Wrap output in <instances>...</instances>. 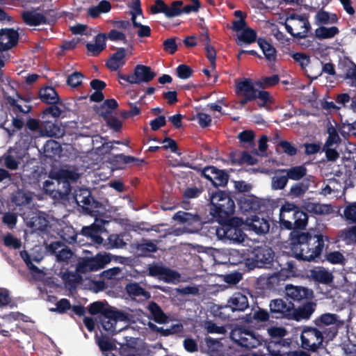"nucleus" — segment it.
Listing matches in <instances>:
<instances>
[{"instance_id": "48", "label": "nucleus", "mask_w": 356, "mask_h": 356, "mask_svg": "<svg viewBox=\"0 0 356 356\" xmlns=\"http://www.w3.org/2000/svg\"><path fill=\"white\" fill-rule=\"evenodd\" d=\"M286 267H281L280 270L274 274L277 276L281 281L286 282L287 279L291 277L293 273L294 264L292 261L286 262Z\"/></svg>"}, {"instance_id": "29", "label": "nucleus", "mask_w": 356, "mask_h": 356, "mask_svg": "<svg viewBox=\"0 0 356 356\" xmlns=\"http://www.w3.org/2000/svg\"><path fill=\"white\" fill-rule=\"evenodd\" d=\"M340 241H344L347 245L356 244V225L339 232L337 236L333 238V243H337Z\"/></svg>"}, {"instance_id": "43", "label": "nucleus", "mask_w": 356, "mask_h": 356, "mask_svg": "<svg viewBox=\"0 0 356 356\" xmlns=\"http://www.w3.org/2000/svg\"><path fill=\"white\" fill-rule=\"evenodd\" d=\"M339 33V30L337 26H321L315 30L316 37L321 40L332 38Z\"/></svg>"}, {"instance_id": "14", "label": "nucleus", "mask_w": 356, "mask_h": 356, "mask_svg": "<svg viewBox=\"0 0 356 356\" xmlns=\"http://www.w3.org/2000/svg\"><path fill=\"white\" fill-rule=\"evenodd\" d=\"M156 76L150 67L144 65H137L134 72L130 74L119 73L118 78L131 84H140V83H148L153 80Z\"/></svg>"}, {"instance_id": "3", "label": "nucleus", "mask_w": 356, "mask_h": 356, "mask_svg": "<svg viewBox=\"0 0 356 356\" xmlns=\"http://www.w3.org/2000/svg\"><path fill=\"white\" fill-rule=\"evenodd\" d=\"M235 92L236 96L241 98L239 104L241 106H244L248 102L258 99V106L259 108H266L274 102L273 96L268 91L257 89L253 81L249 78L236 81Z\"/></svg>"}, {"instance_id": "5", "label": "nucleus", "mask_w": 356, "mask_h": 356, "mask_svg": "<svg viewBox=\"0 0 356 356\" xmlns=\"http://www.w3.org/2000/svg\"><path fill=\"white\" fill-rule=\"evenodd\" d=\"M237 200L239 209L243 213H253L251 215V222L260 220L262 222H269L270 220L266 218V206L258 197L250 194H238Z\"/></svg>"}, {"instance_id": "17", "label": "nucleus", "mask_w": 356, "mask_h": 356, "mask_svg": "<svg viewBox=\"0 0 356 356\" xmlns=\"http://www.w3.org/2000/svg\"><path fill=\"white\" fill-rule=\"evenodd\" d=\"M47 251L52 255H55L56 261L68 264L74 255L72 250L61 241H54L47 247Z\"/></svg>"}, {"instance_id": "1", "label": "nucleus", "mask_w": 356, "mask_h": 356, "mask_svg": "<svg viewBox=\"0 0 356 356\" xmlns=\"http://www.w3.org/2000/svg\"><path fill=\"white\" fill-rule=\"evenodd\" d=\"M291 240L296 258L307 261L321 260L324 248L327 249L330 243V238L321 233L312 235L309 232H298Z\"/></svg>"}, {"instance_id": "37", "label": "nucleus", "mask_w": 356, "mask_h": 356, "mask_svg": "<svg viewBox=\"0 0 356 356\" xmlns=\"http://www.w3.org/2000/svg\"><path fill=\"white\" fill-rule=\"evenodd\" d=\"M102 318L110 319L114 323L118 321H125L128 319L127 314L122 311L113 309L112 307H105Z\"/></svg>"}, {"instance_id": "59", "label": "nucleus", "mask_w": 356, "mask_h": 356, "mask_svg": "<svg viewBox=\"0 0 356 356\" xmlns=\"http://www.w3.org/2000/svg\"><path fill=\"white\" fill-rule=\"evenodd\" d=\"M205 342L207 347V351L211 354H218L222 346L220 341L214 339L210 337H206Z\"/></svg>"}, {"instance_id": "45", "label": "nucleus", "mask_w": 356, "mask_h": 356, "mask_svg": "<svg viewBox=\"0 0 356 356\" xmlns=\"http://www.w3.org/2000/svg\"><path fill=\"white\" fill-rule=\"evenodd\" d=\"M113 163L119 165H125L134 163L136 165H140L143 163V160L139 159L133 156H127L124 154H118L113 157Z\"/></svg>"}, {"instance_id": "21", "label": "nucleus", "mask_w": 356, "mask_h": 356, "mask_svg": "<svg viewBox=\"0 0 356 356\" xmlns=\"http://www.w3.org/2000/svg\"><path fill=\"white\" fill-rule=\"evenodd\" d=\"M316 305L311 301L306 300L302 305L298 308L293 307L291 319L300 321L302 319H309L311 315L314 312Z\"/></svg>"}, {"instance_id": "42", "label": "nucleus", "mask_w": 356, "mask_h": 356, "mask_svg": "<svg viewBox=\"0 0 356 356\" xmlns=\"http://www.w3.org/2000/svg\"><path fill=\"white\" fill-rule=\"evenodd\" d=\"M327 133L328 136L324 145L325 147L339 145L341 143V139L339 136L338 131L331 123H329L327 125Z\"/></svg>"}, {"instance_id": "49", "label": "nucleus", "mask_w": 356, "mask_h": 356, "mask_svg": "<svg viewBox=\"0 0 356 356\" xmlns=\"http://www.w3.org/2000/svg\"><path fill=\"white\" fill-rule=\"evenodd\" d=\"M264 345L266 347L268 352L267 355L268 356H285V354L282 353L280 346L276 340L270 339L267 341L264 339Z\"/></svg>"}, {"instance_id": "32", "label": "nucleus", "mask_w": 356, "mask_h": 356, "mask_svg": "<svg viewBox=\"0 0 356 356\" xmlns=\"http://www.w3.org/2000/svg\"><path fill=\"white\" fill-rule=\"evenodd\" d=\"M147 309L151 314L152 319L156 323L162 324L168 322V316L156 302L151 301L147 306Z\"/></svg>"}, {"instance_id": "27", "label": "nucleus", "mask_w": 356, "mask_h": 356, "mask_svg": "<svg viewBox=\"0 0 356 356\" xmlns=\"http://www.w3.org/2000/svg\"><path fill=\"white\" fill-rule=\"evenodd\" d=\"M270 317V312H268L266 309L257 307V309L254 311L253 314H246L243 319L247 323H252L254 322L266 323L269 321Z\"/></svg>"}, {"instance_id": "25", "label": "nucleus", "mask_w": 356, "mask_h": 356, "mask_svg": "<svg viewBox=\"0 0 356 356\" xmlns=\"http://www.w3.org/2000/svg\"><path fill=\"white\" fill-rule=\"evenodd\" d=\"M310 277L316 282L323 284H331L334 280L332 273L323 267H318L310 270Z\"/></svg>"}, {"instance_id": "15", "label": "nucleus", "mask_w": 356, "mask_h": 356, "mask_svg": "<svg viewBox=\"0 0 356 356\" xmlns=\"http://www.w3.org/2000/svg\"><path fill=\"white\" fill-rule=\"evenodd\" d=\"M293 303L291 301L287 302L282 298H277L270 300L269 304L270 312L273 318L291 319V311Z\"/></svg>"}, {"instance_id": "28", "label": "nucleus", "mask_w": 356, "mask_h": 356, "mask_svg": "<svg viewBox=\"0 0 356 356\" xmlns=\"http://www.w3.org/2000/svg\"><path fill=\"white\" fill-rule=\"evenodd\" d=\"M205 224H196V227L194 229H190L188 227H184L186 231L189 233H196L200 232V234H205L208 237L212 238L213 236H216L218 238L222 240V234H221V226L220 227H210L207 232L205 229H207V227H204Z\"/></svg>"}, {"instance_id": "38", "label": "nucleus", "mask_w": 356, "mask_h": 356, "mask_svg": "<svg viewBox=\"0 0 356 356\" xmlns=\"http://www.w3.org/2000/svg\"><path fill=\"white\" fill-rule=\"evenodd\" d=\"M65 185L67 186V189L65 193H62L59 189H56L54 187V183L51 180H46L43 183V191L45 194L54 197L56 198L57 197H62L64 195L68 194L70 191V186L68 182L64 183Z\"/></svg>"}, {"instance_id": "8", "label": "nucleus", "mask_w": 356, "mask_h": 356, "mask_svg": "<svg viewBox=\"0 0 356 356\" xmlns=\"http://www.w3.org/2000/svg\"><path fill=\"white\" fill-rule=\"evenodd\" d=\"M275 252L273 249L261 245L254 247L246 258L245 264L250 269L254 268H268L274 261Z\"/></svg>"}, {"instance_id": "26", "label": "nucleus", "mask_w": 356, "mask_h": 356, "mask_svg": "<svg viewBox=\"0 0 356 356\" xmlns=\"http://www.w3.org/2000/svg\"><path fill=\"white\" fill-rule=\"evenodd\" d=\"M22 18L29 26H35L47 23V19L43 14L35 11H24L22 13Z\"/></svg>"}, {"instance_id": "2", "label": "nucleus", "mask_w": 356, "mask_h": 356, "mask_svg": "<svg viewBox=\"0 0 356 356\" xmlns=\"http://www.w3.org/2000/svg\"><path fill=\"white\" fill-rule=\"evenodd\" d=\"M235 203L230 195L222 191L218 190L211 195V208L209 213L212 216L210 220L213 222H248L249 218L243 220L242 218L234 217Z\"/></svg>"}, {"instance_id": "51", "label": "nucleus", "mask_w": 356, "mask_h": 356, "mask_svg": "<svg viewBox=\"0 0 356 356\" xmlns=\"http://www.w3.org/2000/svg\"><path fill=\"white\" fill-rule=\"evenodd\" d=\"M183 5L182 1H172L170 6H166L165 15L168 18L179 16L181 14V6Z\"/></svg>"}, {"instance_id": "33", "label": "nucleus", "mask_w": 356, "mask_h": 356, "mask_svg": "<svg viewBox=\"0 0 356 356\" xmlns=\"http://www.w3.org/2000/svg\"><path fill=\"white\" fill-rule=\"evenodd\" d=\"M257 41L266 60L269 62L275 63L277 59L275 48L264 38H259Z\"/></svg>"}, {"instance_id": "39", "label": "nucleus", "mask_w": 356, "mask_h": 356, "mask_svg": "<svg viewBox=\"0 0 356 356\" xmlns=\"http://www.w3.org/2000/svg\"><path fill=\"white\" fill-rule=\"evenodd\" d=\"M12 202L17 206H23L29 204L33 200L32 193L29 191H25L18 189L12 195Z\"/></svg>"}, {"instance_id": "53", "label": "nucleus", "mask_w": 356, "mask_h": 356, "mask_svg": "<svg viewBox=\"0 0 356 356\" xmlns=\"http://www.w3.org/2000/svg\"><path fill=\"white\" fill-rule=\"evenodd\" d=\"M238 40L246 44H252L257 40V32L250 28L246 27L238 38Z\"/></svg>"}, {"instance_id": "34", "label": "nucleus", "mask_w": 356, "mask_h": 356, "mask_svg": "<svg viewBox=\"0 0 356 356\" xmlns=\"http://www.w3.org/2000/svg\"><path fill=\"white\" fill-rule=\"evenodd\" d=\"M339 18L335 13H330L323 9L318 10L315 15V22L317 25H326L336 24Z\"/></svg>"}, {"instance_id": "50", "label": "nucleus", "mask_w": 356, "mask_h": 356, "mask_svg": "<svg viewBox=\"0 0 356 356\" xmlns=\"http://www.w3.org/2000/svg\"><path fill=\"white\" fill-rule=\"evenodd\" d=\"M288 181L286 174L275 173V175L272 177L271 188L273 190H282L286 187Z\"/></svg>"}, {"instance_id": "58", "label": "nucleus", "mask_w": 356, "mask_h": 356, "mask_svg": "<svg viewBox=\"0 0 356 356\" xmlns=\"http://www.w3.org/2000/svg\"><path fill=\"white\" fill-rule=\"evenodd\" d=\"M278 148H281L282 152L289 156H295L298 152L297 148L287 140L280 141L277 146V150Z\"/></svg>"}, {"instance_id": "6", "label": "nucleus", "mask_w": 356, "mask_h": 356, "mask_svg": "<svg viewBox=\"0 0 356 356\" xmlns=\"http://www.w3.org/2000/svg\"><path fill=\"white\" fill-rule=\"evenodd\" d=\"M75 200L77 204L83 203V209L86 213L95 218L93 222H111L107 220L108 218L106 213L105 206L92 196L90 191L88 190L81 191L76 194Z\"/></svg>"}, {"instance_id": "24", "label": "nucleus", "mask_w": 356, "mask_h": 356, "mask_svg": "<svg viewBox=\"0 0 356 356\" xmlns=\"http://www.w3.org/2000/svg\"><path fill=\"white\" fill-rule=\"evenodd\" d=\"M307 168L304 165H296L290 168L277 169L276 174H286L289 179L299 181L307 175Z\"/></svg>"}, {"instance_id": "13", "label": "nucleus", "mask_w": 356, "mask_h": 356, "mask_svg": "<svg viewBox=\"0 0 356 356\" xmlns=\"http://www.w3.org/2000/svg\"><path fill=\"white\" fill-rule=\"evenodd\" d=\"M110 261L111 257L109 254L99 253L95 257L80 258L76 264V270L77 273L86 274L104 268Z\"/></svg>"}, {"instance_id": "46", "label": "nucleus", "mask_w": 356, "mask_h": 356, "mask_svg": "<svg viewBox=\"0 0 356 356\" xmlns=\"http://www.w3.org/2000/svg\"><path fill=\"white\" fill-rule=\"evenodd\" d=\"M237 138L244 147H254L255 145V134L252 130H245L240 132Z\"/></svg>"}, {"instance_id": "22", "label": "nucleus", "mask_w": 356, "mask_h": 356, "mask_svg": "<svg viewBox=\"0 0 356 356\" xmlns=\"http://www.w3.org/2000/svg\"><path fill=\"white\" fill-rule=\"evenodd\" d=\"M126 49L124 47L118 48L116 51L111 54L106 62V66L113 72L118 70L123 67L127 62Z\"/></svg>"}, {"instance_id": "9", "label": "nucleus", "mask_w": 356, "mask_h": 356, "mask_svg": "<svg viewBox=\"0 0 356 356\" xmlns=\"http://www.w3.org/2000/svg\"><path fill=\"white\" fill-rule=\"evenodd\" d=\"M249 307L248 297L240 293H234L227 300V304L218 305L214 312L216 314L223 320L232 318L231 313L235 312H244Z\"/></svg>"}, {"instance_id": "63", "label": "nucleus", "mask_w": 356, "mask_h": 356, "mask_svg": "<svg viewBox=\"0 0 356 356\" xmlns=\"http://www.w3.org/2000/svg\"><path fill=\"white\" fill-rule=\"evenodd\" d=\"M56 308L50 309L51 312H56L58 314H65L71 309V304L68 299L62 298L56 303Z\"/></svg>"}, {"instance_id": "61", "label": "nucleus", "mask_w": 356, "mask_h": 356, "mask_svg": "<svg viewBox=\"0 0 356 356\" xmlns=\"http://www.w3.org/2000/svg\"><path fill=\"white\" fill-rule=\"evenodd\" d=\"M271 339L277 340L283 338L287 334V331L284 327L271 326L267 330Z\"/></svg>"}, {"instance_id": "4", "label": "nucleus", "mask_w": 356, "mask_h": 356, "mask_svg": "<svg viewBox=\"0 0 356 356\" xmlns=\"http://www.w3.org/2000/svg\"><path fill=\"white\" fill-rule=\"evenodd\" d=\"M336 337V330H330L327 332L321 331L316 327L305 326L300 334L301 348L304 350L315 353L323 348V342L332 341Z\"/></svg>"}, {"instance_id": "56", "label": "nucleus", "mask_w": 356, "mask_h": 356, "mask_svg": "<svg viewBox=\"0 0 356 356\" xmlns=\"http://www.w3.org/2000/svg\"><path fill=\"white\" fill-rule=\"evenodd\" d=\"M44 152L48 156H55L60 152V145L56 140H48L44 145Z\"/></svg>"}, {"instance_id": "41", "label": "nucleus", "mask_w": 356, "mask_h": 356, "mask_svg": "<svg viewBox=\"0 0 356 356\" xmlns=\"http://www.w3.org/2000/svg\"><path fill=\"white\" fill-rule=\"evenodd\" d=\"M309 186V179H304L291 186L289 195L292 197H300L308 191Z\"/></svg>"}, {"instance_id": "60", "label": "nucleus", "mask_w": 356, "mask_h": 356, "mask_svg": "<svg viewBox=\"0 0 356 356\" xmlns=\"http://www.w3.org/2000/svg\"><path fill=\"white\" fill-rule=\"evenodd\" d=\"M61 236L64 241L72 244L76 241L77 234L72 226H66L63 229Z\"/></svg>"}, {"instance_id": "55", "label": "nucleus", "mask_w": 356, "mask_h": 356, "mask_svg": "<svg viewBox=\"0 0 356 356\" xmlns=\"http://www.w3.org/2000/svg\"><path fill=\"white\" fill-rule=\"evenodd\" d=\"M341 216L349 222H356V202L346 205Z\"/></svg>"}, {"instance_id": "57", "label": "nucleus", "mask_w": 356, "mask_h": 356, "mask_svg": "<svg viewBox=\"0 0 356 356\" xmlns=\"http://www.w3.org/2000/svg\"><path fill=\"white\" fill-rule=\"evenodd\" d=\"M280 76L277 74H273L270 76H263L259 81L257 83L260 88H266L275 86L280 82Z\"/></svg>"}, {"instance_id": "40", "label": "nucleus", "mask_w": 356, "mask_h": 356, "mask_svg": "<svg viewBox=\"0 0 356 356\" xmlns=\"http://www.w3.org/2000/svg\"><path fill=\"white\" fill-rule=\"evenodd\" d=\"M118 107V103L115 99L104 100L100 106L96 108V112L102 117L111 115L113 111Z\"/></svg>"}, {"instance_id": "10", "label": "nucleus", "mask_w": 356, "mask_h": 356, "mask_svg": "<svg viewBox=\"0 0 356 356\" xmlns=\"http://www.w3.org/2000/svg\"><path fill=\"white\" fill-rule=\"evenodd\" d=\"M272 211L268 209L266 212V218L269 219V222H308V214L300 207L293 203L286 202L282 206L280 210L279 221L272 220L270 215Z\"/></svg>"}, {"instance_id": "64", "label": "nucleus", "mask_w": 356, "mask_h": 356, "mask_svg": "<svg viewBox=\"0 0 356 356\" xmlns=\"http://www.w3.org/2000/svg\"><path fill=\"white\" fill-rule=\"evenodd\" d=\"M83 75L79 72H74L68 76L67 83L72 88H76L82 83Z\"/></svg>"}, {"instance_id": "12", "label": "nucleus", "mask_w": 356, "mask_h": 356, "mask_svg": "<svg viewBox=\"0 0 356 356\" xmlns=\"http://www.w3.org/2000/svg\"><path fill=\"white\" fill-rule=\"evenodd\" d=\"M290 24L285 22L284 26L286 31L293 38L304 39L308 36L312 27L308 17L306 15H299L293 13L287 17Z\"/></svg>"}, {"instance_id": "44", "label": "nucleus", "mask_w": 356, "mask_h": 356, "mask_svg": "<svg viewBox=\"0 0 356 356\" xmlns=\"http://www.w3.org/2000/svg\"><path fill=\"white\" fill-rule=\"evenodd\" d=\"M136 252L138 256L148 257H151V254L158 250L157 245L151 242L139 243L136 247Z\"/></svg>"}, {"instance_id": "23", "label": "nucleus", "mask_w": 356, "mask_h": 356, "mask_svg": "<svg viewBox=\"0 0 356 356\" xmlns=\"http://www.w3.org/2000/svg\"><path fill=\"white\" fill-rule=\"evenodd\" d=\"M38 96L40 100L47 104H62L60 97L52 86H44L40 89Z\"/></svg>"}, {"instance_id": "47", "label": "nucleus", "mask_w": 356, "mask_h": 356, "mask_svg": "<svg viewBox=\"0 0 356 356\" xmlns=\"http://www.w3.org/2000/svg\"><path fill=\"white\" fill-rule=\"evenodd\" d=\"M216 173L211 181L212 184L215 186H225L227 185L229 180V175L224 170H219L218 168H212Z\"/></svg>"}, {"instance_id": "30", "label": "nucleus", "mask_w": 356, "mask_h": 356, "mask_svg": "<svg viewBox=\"0 0 356 356\" xmlns=\"http://www.w3.org/2000/svg\"><path fill=\"white\" fill-rule=\"evenodd\" d=\"M303 208L309 213L318 215L330 214L333 212V207L330 204L305 202Z\"/></svg>"}, {"instance_id": "35", "label": "nucleus", "mask_w": 356, "mask_h": 356, "mask_svg": "<svg viewBox=\"0 0 356 356\" xmlns=\"http://www.w3.org/2000/svg\"><path fill=\"white\" fill-rule=\"evenodd\" d=\"M321 260L322 261H327L328 263L332 265L340 266H345L347 262L345 256L340 251H327V249H325L324 259Z\"/></svg>"}, {"instance_id": "36", "label": "nucleus", "mask_w": 356, "mask_h": 356, "mask_svg": "<svg viewBox=\"0 0 356 356\" xmlns=\"http://www.w3.org/2000/svg\"><path fill=\"white\" fill-rule=\"evenodd\" d=\"M125 289L127 294L133 298L143 296L145 300H147L151 297L149 292L136 282L127 284Z\"/></svg>"}, {"instance_id": "31", "label": "nucleus", "mask_w": 356, "mask_h": 356, "mask_svg": "<svg viewBox=\"0 0 356 356\" xmlns=\"http://www.w3.org/2000/svg\"><path fill=\"white\" fill-rule=\"evenodd\" d=\"M174 220L179 222H212L209 220H202V217L197 213H192L183 211H179L172 217Z\"/></svg>"}, {"instance_id": "19", "label": "nucleus", "mask_w": 356, "mask_h": 356, "mask_svg": "<svg viewBox=\"0 0 356 356\" xmlns=\"http://www.w3.org/2000/svg\"><path fill=\"white\" fill-rule=\"evenodd\" d=\"M19 33L13 29H2L0 31V51L9 50L17 44Z\"/></svg>"}, {"instance_id": "20", "label": "nucleus", "mask_w": 356, "mask_h": 356, "mask_svg": "<svg viewBox=\"0 0 356 356\" xmlns=\"http://www.w3.org/2000/svg\"><path fill=\"white\" fill-rule=\"evenodd\" d=\"M337 321L338 316L337 314L325 313L317 318L314 323L316 327L323 331V332H327L330 330H332V328L335 329L337 335L338 333Z\"/></svg>"}, {"instance_id": "18", "label": "nucleus", "mask_w": 356, "mask_h": 356, "mask_svg": "<svg viewBox=\"0 0 356 356\" xmlns=\"http://www.w3.org/2000/svg\"><path fill=\"white\" fill-rule=\"evenodd\" d=\"M285 293L289 298L295 302L306 301L314 296L312 289L292 284H286L285 286Z\"/></svg>"}, {"instance_id": "54", "label": "nucleus", "mask_w": 356, "mask_h": 356, "mask_svg": "<svg viewBox=\"0 0 356 356\" xmlns=\"http://www.w3.org/2000/svg\"><path fill=\"white\" fill-rule=\"evenodd\" d=\"M267 287L273 291H280L283 288L285 289V286L286 285L284 282L281 281V280L276 276L275 274L269 276L266 281Z\"/></svg>"}, {"instance_id": "11", "label": "nucleus", "mask_w": 356, "mask_h": 356, "mask_svg": "<svg viewBox=\"0 0 356 356\" xmlns=\"http://www.w3.org/2000/svg\"><path fill=\"white\" fill-rule=\"evenodd\" d=\"M230 337L236 344L247 349L257 348L264 341V338L257 332L244 327L232 330Z\"/></svg>"}, {"instance_id": "62", "label": "nucleus", "mask_w": 356, "mask_h": 356, "mask_svg": "<svg viewBox=\"0 0 356 356\" xmlns=\"http://www.w3.org/2000/svg\"><path fill=\"white\" fill-rule=\"evenodd\" d=\"M177 76L181 79H187L192 76L193 70L192 68L185 64H181L176 69Z\"/></svg>"}, {"instance_id": "16", "label": "nucleus", "mask_w": 356, "mask_h": 356, "mask_svg": "<svg viewBox=\"0 0 356 356\" xmlns=\"http://www.w3.org/2000/svg\"><path fill=\"white\" fill-rule=\"evenodd\" d=\"M147 270L149 276L159 277L165 282H174L180 277L178 272L159 264H149Z\"/></svg>"}, {"instance_id": "7", "label": "nucleus", "mask_w": 356, "mask_h": 356, "mask_svg": "<svg viewBox=\"0 0 356 356\" xmlns=\"http://www.w3.org/2000/svg\"><path fill=\"white\" fill-rule=\"evenodd\" d=\"M221 225L222 240L241 243L244 241L245 234L242 226H248L257 234L261 235L269 232L270 224H219Z\"/></svg>"}, {"instance_id": "52", "label": "nucleus", "mask_w": 356, "mask_h": 356, "mask_svg": "<svg viewBox=\"0 0 356 356\" xmlns=\"http://www.w3.org/2000/svg\"><path fill=\"white\" fill-rule=\"evenodd\" d=\"M81 274L76 270L75 272L68 271L64 273L63 278L70 287H75L77 284L82 282L83 278Z\"/></svg>"}]
</instances>
